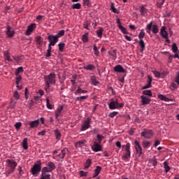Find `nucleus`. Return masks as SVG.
<instances>
[{
  "mask_svg": "<svg viewBox=\"0 0 179 179\" xmlns=\"http://www.w3.org/2000/svg\"><path fill=\"white\" fill-rule=\"evenodd\" d=\"M55 73L52 72L48 76H44L43 79L45 80V86L47 89H50V85H55V78H56Z\"/></svg>",
  "mask_w": 179,
  "mask_h": 179,
  "instance_id": "nucleus-1",
  "label": "nucleus"
},
{
  "mask_svg": "<svg viewBox=\"0 0 179 179\" xmlns=\"http://www.w3.org/2000/svg\"><path fill=\"white\" fill-rule=\"evenodd\" d=\"M145 30L148 34H150L151 31H152L153 34H157L159 33V26L157 24H153V22L151 21L147 24Z\"/></svg>",
  "mask_w": 179,
  "mask_h": 179,
  "instance_id": "nucleus-2",
  "label": "nucleus"
},
{
  "mask_svg": "<svg viewBox=\"0 0 179 179\" xmlns=\"http://www.w3.org/2000/svg\"><path fill=\"white\" fill-rule=\"evenodd\" d=\"M41 172V162L38 164H35L31 169V173L34 177H38Z\"/></svg>",
  "mask_w": 179,
  "mask_h": 179,
  "instance_id": "nucleus-3",
  "label": "nucleus"
},
{
  "mask_svg": "<svg viewBox=\"0 0 179 179\" xmlns=\"http://www.w3.org/2000/svg\"><path fill=\"white\" fill-rule=\"evenodd\" d=\"M66 148H64L61 150V153L57 155H52V158L54 159V160H56V162H63L66 155Z\"/></svg>",
  "mask_w": 179,
  "mask_h": 179,
  "instance_id": "nucleus-4",
  "label": "nucleus"
},
{
  "mask_svg": "<svg viewBox=\"0 0 179 179\" xmlns=\"http://www.w3.org/2000/svg\"><path fill=\"white\" fill-rule=\"evenodd\" d=\"M108 107L110 110H117V108H122L124 107V103H118V101L115 100H112L109 103H108Z\"/></svg>",
  "mask_w": 179,
  "mask_h": 179,
  "instance_id": "nucleus-5",
  "label": "nucleus"
},
{
  "mask_svg": "<svg viewBox=\"0 0 179 179\" xmlns=\"http://www.w3.org/2000/svg\"><path fill=\"white\" fill-rule=\"evenodd\" d=\"M125 152H127L122 157V160L127 162L129 159H131V143H127L124 148Z\"/></svg>",
  "mask_w": 179,
  "mask_h": 179,
  "instance_id": "nucleus-6",
  "label": "nucleus"
},
{
  "mask_svg": "<svg viewBox=\"0 0 179 179\" xmlns=\"http://www.w3.org/2000/svg\"><path fill=\"white\" fill-rule=\"evenodd\" d=\"M167 28L165 26L162 27L160 29L159 34L162 37V38H164L165 41L170 44V39H169V33L167 31H166Z\"/></svg>",
  "mask_w": 179,
  "mask_h": 179,
  "instance_id": "nucleus-7",
  "label": "nucleus"
},
{
  "mask_svg": "<svg viewBox=\"0 0 179 179\" xmlns=\"http://www.w3.org/2000/svg\"><path fill=\"white\" fill-rule=\"evenodd\" d=\"M6 163L7 164L8 167L10 169V173H13L17 166V162L13 159H7Z\"/></svg>",
  "mask_w": 179,
  "mask_h": 179,
  "instance_id": "nucleus-8",
  "label": "nucleus"
},
{
  "mask_svg": "<svg viewBox=\"0 0 179 179\" xmlns=\"http://www.w3.org/2000/svg\"><path fill=\"white\" fill-rule=\"evenodd\" d=\"M91 122H92V118L87 117L85 120L83 121L81 125L80 131H87V129H89L90 128Z\"/></svg>",
  "mask_w": 179,
  "mask_h": 179,
  "instance_id": "nucleus-9",
  "label": "nucleus"
},
{
  "mask_svg": "<svg viewBox=\"0 0 179 179\" xmlns=\"http://www.w3.org/2000/svg\"><path fill=\"white\" fill-rule=\"evenodd\" d=\"M141 136H143V138H145V139H150V138L153 136V131L150 129H144L141 132Z\"/></svg>",
  "mask_w": 179,
  "mask_h": 179,
  "instance_id": "nucleus-10",
  "label": "nucleus"
},
{
  "mask_svg": "<svg viewBox=\"0 0 179 179\" xmlns=\"http://www.w3.org/2000/svg\"><path fill=\"white\" fill-rule=\"evenodd\" d=\"M48 40L49 41V44H51L52 47L58 43V37H57L55 35H49L48 36Z\"/></svg>",
  "mask_w": 179,
  "mask_h": 179,
  "instance_id": "nucleus-11",
  "label": "nucleus"
},
{
  "mask_svg": "<svg viewBox=\"0 0 179 179\" xmlns=\"http://www.w3.org/2000/svg\"><path fill=\"white\" fill-rule=\"evenodd\" d=\"M36 25L35 23H32L30 25L28 26L26 31H25V35L26 36H30L34 30H36Z\"/></svg>",
  "mask_w": 179,
  "mask_h": 179,
  "instance_id": "nucleus-12",
  "label": "nucleus"
},
{
  "mask_svg": "<svg viewBox=\"0 0 179 179\" xmlns=\"http://www.w3.org/2000/svg\"><path fill=\"white\" fill-rule=\"evenodd\" d=\"M135 145V149L137 155H138L139 157L142 156V147L141 146V144H139V141H135L134 142Z\"/></svg>",
  "mask_w": 179,
  "mask_h": 179,
  "instance_id": "nucleus-13",
  "label": "nucleus"
},
{
  "mask_svg": "<svg viewBox=\"0 0 179 179\" xmlns=\"http://www.w3.org/2000/svg\"><path fill=\"white\" fill-rule=\"evenodd\" d=\"M116 23L117 24L118 29H120V30H121V31H122V33H123V34H128V31H127V29H125V27L122 26L121 21L120 20V18L116 19Z\"/></svg>",
  "mask_w": 179,
  "mask_h": 179,
  "instance_id": "nucleus-14",
  "label": "nucleus"
},
{
  "mask_svg": "<svg viewBox=\"0 0 179 179\" xmlns=\"http://www.w3.org/2000/svg\"><path fill=\"white\" fill-rule=\"evenodd\" d=\"M92 150L96 152H101V145H100V143H97L95 141L94 142V144L92 145Z\"/></svg>",
  "mask_w": 179,
  "mask_h": 179,
  "instance_id": "nucleus-15",
  "label": "nucleus"
},
{
  "mask_svg": "<svg viewBox=\"0 0 179 179\" xmlns=\"http://www.w3.org/2000/svg\"><path fill=\"white\" fill-rule=\"evenodd\" d=\"M141 103H142L143 106L148 105L150 103V101H152V99H150L146 96H144V95H142L141 96Z\"/></svg>",
  "mask_w": 179,
  "mask_h": 179,
  "instance_id": "nucleus-16",
  "label": "nucleus"
},
{
  "mask_svg": "<svg viewBox=\"0 0 179 179\" xmlns=\"http://www.w3.org/2000/svg\"><path fill=\"white\" fill-rule=\"evenodd\" d=\"M10 26L8 25L6 28V34L8 38H12L15 36V31H10Z\"/></svg>",
  "mask_w": 179,
  "mask_h": 179,
  "instance_id": "nucleus-17",
  "label": "nucleus"
},
{
  "mask_svg": "<svg viewBox=\"0 0 179 179\" xmlns=\"http://www.w3.org/2000/svg\"><path fill=\"white\" fill-rule=\"evenodd\" d=\"M114 71L118 73H125V69L122 66L118 64L114 67Z\"/></svg>",
  "mask_w": 179,
  "mask_h": 179,
  "instance_id": "nucleus-18",
  "label": "nucleus"
},
{
  "mask_svg": "<svg viewBox=\"0 0 179 179\" xmlns=\"http://www.w3.org/2000/svg\"><path fill=\"white\" fill-rule=\"evenodd\" d=\"M87 141L85 139L77 141L75 144L76 148H83V146H86V143Z\"/></svg>",
  "mask_w": 179,
  "mask_h": 179,
  "instance_id": "nucleus-19",
  "label": "nucleus"
},
{
  "mask_svg": "<svg viewBox=\"0 0 179 179\" xmlns=\"http://www.w3.org/2000/svg\"><path fill=\"white\" fill-rule=\"evenodd\" d=\"M140 13L141 16H144V17H146L148 16V10L146 8H145V6H141L140 7Z\"/></svg>",
  "mask_w": 179,
  "mask_h": 179,
  "instance_id": "nucleus-20",
  "label": "nucleus"
},
{
  "mask_svg": "<svg viewBox=\"0 0 179 179\" xmlns=\"http://www.w3.org/2000/svg\"><path fill=\"white\" fill-rule=\"evenodd\" d=\"M87 90H83L82 87H78L77 90L75 92L74 94L76 96H79V94H85V93H87Z\"/></svg>",
  "mask_w": 179,
  "mask_h": 179,
  "instance_id": "nucleus-21",
  "label": "nucleus"
},
{
  "mask_svg": "<svg viewBox=\"0 0 179 179\" xmlns=\"http://www.w3.org/2000/svg\"><path fill=\"white\" fill-rule=\"evenodd\" d=\"M38 120H34V121H31V122H29V125L30 127V128H37V127H38Z\"/></svg>",
  "mask_w": 179,
  "mask_h": 179,
  "instance_id": "nucleus-22",
  "label": "nucleus"
},
{
  "mask_svg": "<svg viewBox=\"0 0 179 179\" xmlns=\"http://www.w3.org/2000/svg\"><path fill=\"white\" fill-rule=\"evenodd\" d=\"M158 99H159V100H162V101H166V102L171 101V99H170L169 97L162 94H158Z\"/></svg>",
  "mask_w": 179,
  "mask_h": 179,
  "instance_id": "nucleus-23",
  "label": "nucleus"
},
{
  "mask_svg": "<svg viewBox=\"0 0 179 179\" xmlns=\"http://www.w3.org/2000/svg\"><path fill=\"white\" fill-rule=\"evenodd\" d=\"M101 171V166H96V169H94V173L93 175V178H96V177H97V176H99L100 174Z\"/></svg>",
  "mask_w": 179,
  "mask_h": 179,
  "instance_id": "nucleus-24",
  "label": "nucleus"
},
{
  "mask_svg": "<svg viewBox=\"0 0 179 179\" xmlns=\"http://www.w3.org/2000/svg\"><path fill=\"white\" fill-rule=\"evenodd\" d=\"M108 55L112 57L113 59L115 61L117 59V50H112L108 51Z\"/></svg>",
  "mask_w": 179,
  "mask_h": 179,
  "instance_id": "nucleus-25",
  "label": "nucleus"
},
{
  "mask_svg": "<svg viewBox=\"0 0 179 179\" xmlns=\"http://www.w3.org/2000/svg\"><path fill=\"white\" fill-rule=\"evenodd\" d=\"M27 141H28L27 138H24L22 141V148L24 150H27L29 149V145H28V143H27Z\"/></svg>",
  "mask_w": 179,
  "mask_h": 179,
  "instance_id": "nucleus-26",
  "label": "nucleus"
},
{
  "mask_svg": "<svg viewBox=\"0 0 179 179\" xmlns=\"http://www.w3.org/2000/svg\"><path fill=\"white\" fill-rule=\"evenodd\" d=\"M90 80L94 86H97L100 83V82H99L97 79H96V77L94 76H92L90 77Z\"/></svg>",
  "mask_w": 179,
  "mask_h": 179,
  "instance_id": "nucleus-27",
  "label": "nucleus"
},
{
  "mask_svg": "<svg viewBox=\"0 0 179 179\" xmlns=\"http://www.w3.org/2000/svg\"><path fill=\"white\" fill-rule=\"evenodd\" d=\"M138 44L141 47V52H143V51H145V41H143V39H140L138 41Z\"/></svg>",
  "mask_w": 179,
  "mask_h": 179,
  "instance_id": "nucleus-28",
  "label": "nucleus"
},
{
  "mask_svg": "<svg viewBox=\"0 0 179 179\" xmlns=\"http://www.w3.org/2000/svg\"><path fill=\"white\" fill-rule=\"evenodd\" d=\"M41 179H51V175L47 172H41Z\"/></svg>",
  "mask_w": 179,
  "mask_h": 179,
  "instance_id": "nucleus-29",
  "label": "nucleus"
},
{
  "mask_svg": "<svg viewBox=\"0 0 179 179\" xmlns=\"http://www.w3.org/2000/svg\"><path fill=\"white\" fill-rule=\"evenodd\" d=\"M47 166L51 170V171L55 170V169H57V167L55 166V164H54V162H49L47 164Z\"/></svg>",
  "mask_w": 179,
  "mask_h": 179,
  "instance_id": "nucleus-30",
  "label": "nucleus"
},
{
  "mask_svg": "<svg viewBox=\"0 0 179 179\" xmlns=\"http://www.w3.org/2000/svg\"><path fill=\"white\" fill-rule=\"evenodd\" d=\"M164 169L165 170L166 173L169 172L171 169L170 166H169V162H167V161L164 162Z\"/></svg>",
  "mask_w": 179,
  "mask_h": 179,
  "instance_id": "nucleus-31",
  "label": "nucleus"
},
{
  "mask_svg": "<svg viewBox=\"0 0 179 179\" xmlns=\"http://www.w3.org/2000/svg\"><path fill=\"white\" fill-rule=\"evenodd\" d=\"M55 135V138L57 141H61V131H59V130L58 129H55L54 131Z\"/></svg>",
  "mask_w": 179,
  "mask_h": 179,
  "instance_id": "nucleus-32",
  "label": "nucleus"
},
{
  "mask_svg": "<svg viewBox=\"0 0 179 179\" xmlns=\"http://www.w3.org/2000/svg\"><path fill=\"white\" fill-rule=\"evenodd\" d=\"M110 10H112V12H113V13L120 15V10L115 8V7L114 6V3H111V4H110Z\"/></svg>",
  "mask_w": 179,
  "mask_h": 179,
  "instance_id": "nucleus-33",
  "label": "nucleus"
},
{
  "mask_svg": "<svg viewBox=\"0 0 179 179\" xmlns=\"http://www.w3.org/2000/svg\"><path fill=\"white\" fill-rule=\"evenodd\" d=\"M103 31H104V29L101 27L99 29L96 30V33L97 37H99V38H101L103 37Z\"/></svg>",
  "mask_w": 179,
  "mask_h": 179,
  "instance_id": "nucleus-34",
  "label": "nucleus"
},
{
  "mask_svg": "<svg viewBox=\"0 0 179 179\" xmlns=\"http://www.w3.org/2000/svg\"><path fill=\"white\" fill-rule=\"evenodd\" d=\"M84 69H85V71H94L95 67L93 64H87L84 66Z\"/></svg>",
  "mask_w": 179,
  "mask_h": 179,
  "instance_id": "nucleus-35",
  "label": "nucleus"
},
{
  "mask_svg": "<svg viewBox=\"0 0 179 179\" xmlns=\"http://www.w3.org/2000/svg\"><path fill=\"white\" fill-rule=\"evenodd\" d=\"M87 97H89V95L81 96H77V97L76 98V100L77 101L82 102V101H83V100H86V99H87Z\"/></svg>",
  "mask_w": 179,
  "mask_h": 179,
  "instance_id": "nucleus-36",
  "label": "nucleus"
},
{
  "mask_svg": "<svg viewBox=\"0 0 179 179\" xmlns=\"http://www.w3.org/2000/svg\"><path fill=\"white\" fill-rule=\"evenodd\" d=\"M179 85L176 83H171L170 85V89L172 91H174L176 89H178Z\"/></svg>",
  "mask_w": 179,
  "mask_h": 179,
  "instance_id": "nucleus-37",
  "label": "nucleus"
},
{
  "mask_svg": "<svg viewBox=\"0 0 179 179\" xmlns=\"http://www.w3.org/2000/svg\"><path fill=\"white\" fill-rule=\"evenodd\" d=\"M143 148L144 149H148V148H150V142L144 141L142 142Z\"/></svg>",
  "mask_w": 179,
  "mask_h": 179,
  "instance_id": "nucleus-38",
  "label": "nucleus"
},
{
  "mask_svg": "<svg viewBox=\"0 0 179 179\" xmlns=\"http://www.w3.org/2000/svg\"><path fill=\"white\" fill-rule=\"evenodd\" d=\"M82 41L83 43H87L89 41V33H86L85 34L83 35Z\"/></svg>",
  "mask_w": 179,
  "mask_h": 179,
  "instance_id": "nucleus-39",
  "label": "nucleus"
},
{
  "mask_svg": "<svg viewBox=\"0 0 179 179\" xmlns=\"http://www.w3.org/2000/svg\"><path fill=\"white\" fill-rule=\"evenodd\" d=\"M145 29H141L140 33L138 35V37L140 40H142L143 38V37H145Z\"/></svg>",
  "mask_w": 179,
  "mask_h": 179,
  "instance_id": "nucleus-40",
  "label": "nucleus"
},
{
  "mask_svg": "<svg viewBox=\"0 0 179 179\" xmlns=\"http://www.w3.org/2000/svg\"><path fill=\"white\" fill-rule=\"evenodd\" d=\"M172 52H174V54H176V52H177L178 51V47L177 46V43H173L172 45Z\"/></svg>",
  "mask_w": 179,
  "mask_h": 179,
  "instance_id": "nucleus-41",
  "label": "nucleus"
},
{
  "mask_svg": "<svg viewBox=\"0 0 179 179\" xmlns=\"http://www.w3.org/2000/svg\"><path fill=\"white\" fill-rule=\"evenodd\" d=\"M143 94H144V96H149L150 97H152V91L150 90L143 91Z\"/></svg>",
  "mask_w": 179,
  "mask_h": 179,
  "instance_id": "nucleus-42",
  "label": "nucleus"
},
{
  "mask_svg": "<svg viewBox=\"0 0 179 179\" xmlns=\"http://www.w3.org/2000/svg\"><path fill=\"white\" fill-rule=\"evenodd\" d=\"M90 164H92V159H87L85 163V169H89L90 167Z\"/></svg>",
  "mask_w": 179,
  "mask_h": 179,
  "instance_id": "nucleus-43",
  "label": "nucleus"
},
{
  "mask_svg": "<svg viewBox=\"0 0 179 179\" xmlns=\"http://www.w3.org/2000/svg\"><path fill=\"white\" fill-rule=\"evenodd\" d=\"M58 47H59V51H60V52H62V51H64V48H65V43H59Z\"/></svg>",
  "mask_w": 179,
  "mask_h": 179,
  "instance_id": "nucleus-44",
  "label": "nucleus"
},
{
  "mask_svg": "<svg viewBox=\"0 0 179 179\" xmlns=\"http://www.w3.org/2000/svg\"><path fill=\"white\" fill-rule=\"evenodd\" d=\"M152 72L153 73L155 77L157 78L158 79L160 78V76H162V73H160L158 71L154 70L152 71Z\"/></svg>",
  "mask_w": 179,
  "mask_h": 179,
  "instance_id": "nucleus-45",
  "label": "nucleus"
},
{
  "mask_svg": "<svg viewBox=\"0 0 179 179\" xmlns=\"http://www.w3.org/2000/svg\"><path fill=\"white\" fill-rule=\"evenodd\" d=\"M46 107L49 110H52V104L50 103V99L46 98Z\"/></svg>",
  "mask_w": 179,
  "mask_h": 179,
  "instance_id": "nucleus-46",
  "label": "nucleus"
},
{
  "mask_svg": "<svg viewBox=\"0 0 179 179\" xmlns=\"http://www.w3.org/2000/svg\"><path fill=\"white\" fill-rule=\"evenodd\" d=\"M4 57L7 61L10 62L12 61V59H10V55L9 54L8 52H4Z\"/></svg>",
  "mask_w": 179,
  "mask_h": 179,
  "instance_id": "nucleus-47",
  "label": "nucleus"
},
{
  "mask_svg": "<svg viewBox=\"0 0 179 179\" xmlns=\"http://www.w3.org/2000/svg\"><path fill=\"white\" fill-rule=\"evenodd\" d=\"M51 171L48 166H45L42 168L41 173H51Z\"/></svg>",
  "mask_w": 179,
  "mask_h": 179,
  "instance_id": "nucleus-48",
  "label": "nucleus"
},
{
  "mask_svg": "<svg viewBox=\"0 0 179 179\" xmlns=\"http://www.w3.org/2000/svg\"><path fill=\"white\" fill-rule=\"evenodd\" d=\"M82 5L80 3H74L72 5V9H80Z\"/></svg>",
  "mask_w": 179,
  "mask_h": 179,
  "instance_id": "nucleus-49",
  "label": "nucleus"
},
{
  "mask_svg": "<svg viewBox=\"0 0 179 179\" xmlns=\"http://www.w3.org/2000/svg\"><path fill=\"white\" fill-rule=\"evenodd\" d=\"M23 71H24L23 67H22V66H20V67H18V68L15 70V75L17 76V75H19L20 73H21V72H23Z\"/></svg>",
  "mask_w": 179,
  "mask_h": 179,
  "instance_id": "nucleus-50",
  "label": "nucleus"
},
{
  "mask_svg": "<svg viewBox=\"0 0 179 179\" xmlns=\"http://www.w3.org/2000/svg\"><path fill=\"white\" fill-rule=\"evenodd\" d=\"M64 34H65V31L61 30L55 36H57V38H59L62 37V36H64Z\"/></svg>",
  "mask_w": 179,
  "mask_h": 179,
  "instance_id": "nucleus-51",
  "label": "nucleus"
},
{
  "mask_svg": "<svg viewBox=\"0 0 179 179\" xmlns=\"http://www.w3.org/2000/svg\"><path fill=\"white\" fill-rule=\"evenodd\" d=\"M93 50L94 55L99 57V54H100V52L99 51V49L97 48V46H96V45H94Z\"/></svg>",
  "mask_w": 179,
  "mask_h": 179,
  "instance_id": "nucleus-52",
  "label": "nucleus"
},
{
  "mask_svg": "<svg viewBox=\"0 0 179 179\" xmlns=\"http://www.w3.org/2000/svg\"><path fill=\"white\" fill-rule=\"evenodd\" d=\"M117 114L118 111L110 112L108 115V117H110V118H114Z\"/></svg>",
  "mask_w": 179,
  "mask_h": 179,
  "instance_id": "nucleus-53",
  "label": "nucleus"
},
{
  "mask_svg": "<svg viewBox=\"0 0 179 179\" xmlns=\"http://www.w3.org/2000/svg\"><path fill=\"white\" fill-rule=\"evenodd\" d=\"M89 26H90V23L89 22V21H86L85 22H84L83 24L84 29H86V30H90V28H89Z\"/></svg>",
  "mask_w": 179,
  "mask_h": 179,
  "instance_id": "nucleus-54",
  "label": "nucleus"
},
{
  "mask_svg": "<svg viewBox=\"0 0 179 179\" xmlns=\"http://www.w3.org/2000/svg\"><path fill=\"white\" fill-rule=\"evenodd\" d=\"M79 174H80V177H87L88 172L84 171H80Z\"/></svg>",
  "mask_w": 179,
  "mask_h": 179,
  "instance_id": "nucleus-55",
  "label": "nucleus"
},
{
  "mask_svg": "<svg viewBox=\"0 0 179 179\" xmlns=\"http://www.w3.org/2000/svg\"><path fill=\"white\" fill-rule=\"evenodd\" d=\"M151 87H152V84L147 83L146 85H145L144 86L142 87V90H145L146 89H150Z\"/></svg>",
  "mask_w": 179,
  "mask_h": 179,
  "instance_id": "nucleus-56",
  "label": "nucleus"
},
{
  "mask_svg": "<svg viewBox=\"0 0 179 179\" xmlns=\"http://www.w3.org/2000/svg\"><path fill=\"white\" fill-rule=\"evenodd\" d=\"M13 97L17 100H19V99H20V94H19V92H17V91L14 92Z\"/></svg>",
  "mask_w": 179,
  "mask_h": 179,
  "instance_id": "nucleus-57",
  "label": "nucleus"
},
{
  "mask_svg": "<svg viewBox=\"0 0 179 179\" xmlns=\"http://www.w3.org/2000/svg\"><path fill=\"white\" fill-rule=\"evenodd\" d=\"M20 80H22V76L17 75V76L15 78V83H16V85H19Z\"/></svg>",
  "mask_w": 179,
  "mask_h": 179,
  "instance_id": "nucleus-58",
  "label": "nucleus"
},
{
  "mask_svg": "<svg viewBox=\"0 0 179 179\" xmlns=\"http://www.w3.org/2000/svg\"><path fill=\"white\" fill-rule=\"evenodd\" d=\"M29 94H30V92H29V90L27 89V87H26L24 90V96H25L26 100L29 99Z\"/></svg>",
  "mask_w": 179,
  "mask_h": 179,
  "instance_id": "nucleus-59",
  "label": "nucleus"
},
{
  "mask_svg": "<svg viewBox=\"0 0 179 179\" xmlns=\"http://www.w3.org/2000/svg\"><path fill=\"white\" fill-rule=\"evenodd\" d=\"M83 3L85 6H90V0H83Z\"/></svg>",
  "mask_w": 179,
  "mask_h": 179,
  "instance_id": "nucleus-60",
  "label": "nucleus"
},
{
  "mask_svg": "<svg viewBox=\"0 0 179 179\" xmlns=\"http://www.w3.org/2000/svg\"><path fill=\"white\" fill-rule=\"evenodd\" d=\"M150 163H151V164H152V166H154V167L157 166V160L156 159H151L150 161Z\"/></svg>",
  "mask_w": 179,
  "mask_h": 179,
  "instance_id": "nucleus-61",
  "label": "nucleus"
},
{
  "mask_svg": "<svg viewBox=\"0 0 179 179\" xmlns=\"http://www.w3.org/2000/svg\"><path fill=\"white\" fill-rule=\"evenodd\" d=\"M20 127H22V122H18L15 123V129H20Z\"/></svg>",
  "mask_w": 179,
  "mask_h": 179,
  "instance_id": "nucleus-62",
  "label": "nucleus"
},
{
  "mask_svg": "<svg viewBox=\"0 0 179 179\" xmlns=\"http://www.w3.org/2000/svg\"><path fill=\"white\" fill-rule=\"evenodd\" d=\"M164 3V0H161V1L157 3L158 8H162Z\"/></svg>",
  "mask_w": 179,
  "mask_h": 179,
  "instance_id": "nucleus-63",
  "label": "nucleus"
},
{
  "mask_svg": "<svg viewBox=\"0 0 179 179\" xmlns=\"http://www.w3.org/2000/svg\"><path fill=\"white\" fill-rule=\"evenodd\" d=\"M175 82L179 85V72H178L176 76L174 78Z\"/></svg>",
  "mask_w": 179,
  "mask_h": 179,
  "instance_id": "nucleus-64",
  "label": "nucleus"
}]
</instances>
